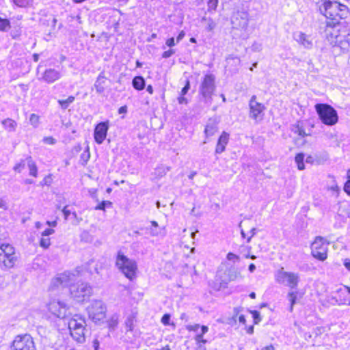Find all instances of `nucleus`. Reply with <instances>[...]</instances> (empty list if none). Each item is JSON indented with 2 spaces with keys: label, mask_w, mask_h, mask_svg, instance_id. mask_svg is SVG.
Listing matches in <instances>:
<instances>
[{
  "label": "nucleus",
  "mask_w": 350,
  "mask_h": 350,
  "mask_svg": "<svg viewBox=\"0 0 350 350\" xmlns=\"http://www.w3.org/2000/svg\"><path fill=\"white\" fill-rule=\"evenodd\" d=\"M39 116L35 113H32L29 118V122L31 125L36 127L39 124Z\"/></svg>",
  "instance_id": "nucleus-39"
},
{
  "label": "nucleus",
  "mask_w": 350,
  "mask_h": 350,
  "mask_svg": "<svg viewBox=\"0 0 350 350\" xmlns=\"http://www.w3.org/2000/svg\"><path fill=\"white\" fill-rule=\"evenodd\" d=\"M170 321V315L169 314H165L161 318V323L165 325H169Z\"/></svg>",
  "instance_id": "nucleus-43"
},
{
  "label": "nucleus",
  "mask_w": 350,
  "mask_h": 350,
  "mask_svg": "<svg viewBox=\"0 0 350 350\" xmlns=\"http://www.w3.org/2000/svg\"><path fill=\"white\" fill-rule=\"evenodd\" d=\"M202 21H205L207 23L206 29L209 31H212L215 27V23L211 18H206V16H204L202 18Z\"/></svg>",
  "instance_id": "nucleus-34"
},
{
  "label": "nucleus",
  "mask_w": 350,
  "mask_h": 350,
  "mask_svg": "<svg viewBox=\"0 0 350 350\" xmlns=\"http://www.w3.org/2000/svg\"><path fill=\"white\" fill-rule=\"evenodd\" d=\"M106 82L107 79L105 77L104 72H102L98 76L94 85L98 94H102L104 92L106 88Z\"/></svg>",
  "instance_id": "nucleus-17"
},
{
  "label": "nucleus",
  "mask_w": 350,
  "mask_h": 350,
  "mask_svg": "<svg viewBox=\"0 0 350 350\" xmlns=\"http://www.w3.org/2000/svg\"><path fill=\"white\" fill-rule=\"evenodd\" d=\"M185 35V31H181L179 33V34H178V36H177V38H176V42H180V40L184 38Z\"/></svg>",
  "instance_id": "nucleus-57"
},
{
  "label": "nucleus",
  "mask_w": 350,
  "mask_h": 350,
  "mask_svg": "<svg viewBox=\"0 0 350 350\" xmlns=\"http://www.w3.org/2000/svg\"><path fill=\"white\" fill-rule=\"evenodd\" d=\"M49 310L55 316L64 319L67 317V305L59 300H53L48 304Z\"/></svg>",
  "instance_id": "nucleus-11"
},
{
  "label": "nucleus",
  "mask_w": 350,
  "mask_h": 350,
  "mask_svg": "<svg viewBox=\"0 0 350 350\" xmlns=\"http://www.w3.org/2000/svg\"><path fill=\"white\" fill-rule=\"evenodd\" d=\"M133 86L137 90H142L145 88V80L142 76H137L132 81Z\"/></svg>",
  "instance_id": "nucleus-22"
},
{
  "label": "nucleus",
  "mask_w": 350,
  "mask_h": 350,
  "mask_svg": "<svg viewBox=\"0 0 350 350\" xmlns=\"http://www.w3.org/2000/svg\"><path fill=\"white\" fill-rule=\"evenodd\" d=\"M215 77L213 75H206L200 86V94L206 103L211 100L212 95L215 90Z\"/></svg>",
  "instance_id": "nucleus-6"
},
{
  "label": "nucleus",
  "mask_w": 350,
  "mask_h": 350,
  "mask_svg": "<svg viewBox=\"0 0 350 350\" xmlns=\"http://www.w3.org/2000/svg\"><path fill=\"white\" fill-rule=\"evenodd\" d=\"M62 77L61 72L54 68L46 69L42 76V79L48 83H52Z\"/></svg>",
  "instance_id": "nucleus-15"
},
{
  "label": "nucleus",
  "mask_w": 350,
  "mask_h": 350,
  "mask_svg": "<svg viewBox=\"0 0 350 350\" xmlns=\"http://www.w3.org/2000/svg\"><path fill=\"white\" fill-rule=\"evenodd\" d=\"M325 239L322 237H317L314 242L312 243V256L321 261L325 260L327 257V244L325 243Z\"/></svg>",
  "instance_id": "nucleus-9"
},
{
  "label": "nucleus",
  "mask_w": 350,
  "mask_h": 350,
  "mask_svg": "<svg viewBox=\"0 0 350 350\" xmlns=\"http://www.w3.org/2000/svg\"><path fill=\"white\" fill-rule=\"evenodd\" d=\"M109 129L108 122L98 123L94 129V139L98 144H101L106 138Z\"/></svg>",
  "instance_id": "nucleus-12"
},
{
  "label": "nucleus",
  "mask_w": 350,
  "mask_h": 350,
  "mask_svg": "<svg viewBox=\"0 0 350 350\" xmlns=\"http://www.w3.org/2000/svg\"><path fill=\"white\" fill-rule=\"evenodd\" d=\"M116 265L125 277L130 280L135 278L137 266L134 260L129 258L124 254L119 252L116 258Z\"/></svg>",
  "instance_id": "nucleus-4"
},
{
  "label": "nucleus",
  "mask_w": 350,
  "mask_h": 350,
  "mask_svg": "<svg viewBox=\"0 0 350 350\" xmlns=\"http://www.w3.org/2000/svg\"><path fill=\"white\" fill-rule=\"evenodd\" d=\"M166 44L170 47L174 46L175 45L174 38H170L167 39L166 41Z\"/></svg>",
  "instance_id": "nucleus-54"
},
{
  "label": "nucleus",
  "mask_w": 350,
  "mask_h": 350,
  "mask_svg": "<svg viewBox=\"0 0 350 350\" xmlns=\"http://www.w3.org/2000/svg\"><path fill=\"white\" fill-rule=\"evenodd\" d=\"M344 191L350 196V180H348L344 186Z\"/></svg>",
  "instance_id": "nucleus-49"
},
{
  "label": "nucleus",
  "mask_w": 350,
  "mask_h": 350,
  "mask_svg": "<svg viewBox=\"0 0 350 350\" xmlns=\"http://www.w3.org/2000/svg\"><path fill=\"white\" fill-rule=\"evenodd\" d=\"M111 202L108 200H103L95 207V209L105 211L106 207H111Z\"/></svg>",
  "instance_id": "nucleus-36"
},
{
  "label": "nucleus",
  "mask_w": 350,
  "mask_h": 350,
  "mask_svg": "<svg viewBox=\"0 0 350 350\" xmlns=\"http://www.w3.org/2000/svg\"><path fill=\"white\" fill-rule=\"evenodd\" d=\"M17 261V256H10L0 252V269L1 270L6 271L13 268Z\"/></svg>",
  "instance_id": "nucleus-14"
},
{
  "label": "nucleus",
  "mask_w": 350,
  "mask_h": 350,
  "mask_svg": "<svg viewBox=\"0 0 350 350\" xmlns=\"http://www.w3.org/2000/svg\"><path fill=\"white\" fill-rule=\"evenodd\" d=\"M135 322V319L134 316L130 315L127 317L125 321L126 331L132 332L133 330Z\"/></svg>",
  "instance_id": "nucleus-32"
},
{
  "label": "nucleus",
  "mask_w": 350,
  "mask_h": 350,
  "mask_svg": "<svg viewBox=\"0 0 350 350\" xmlns=\"http://www.w3.org/2000/svg\"><path fill=\"white\" fill-rule=\"evenodd\" d=\"M237 276V268L230 264H221L219 267L217 275L216 281L218 282L219 286L216 290L219 291L226 287V285L231 281L236 279Z\"/></svg>",
  "instance_id": "nucleus-3"
},
{
  "label": "nucleus",
  "mask_w": 350,
  "mask_h": 350,
  "mask_svg": "<svg viewBox=\"0 0 350 350\" xmlns=\"http://www.w3.org/2000/svg\"><path fill=\"white\" fill-rule=\"evenodd\" d=\"M50 245H51L50 239L48 237H42V238L40 239V245L42 247L46 249L50 246Z\"/></svg>",
  "instance_id": "nucleus-37"
},
{
  "label": "nucleus",
  "mask_w": 350,
  "mask_h": 350,
  "mask_svg": "<svg viewBox=\"0 0 350 350\" xmlns=\"http://www.w3.org/2000/svg\"><path fill=\"white\" fill-rule=\"evenodd\" d=\"M79 271L77 269L74 272L65 271L58 275L53 280L51 285L53 287L70 286L71 297L77 302H83L88 299L92 294V287L87 283L81 282L72 285V282L76 280Z\"/></svg>",
  "instance_id": "nucleus-1"
},
{
  "label": "nucleus",
  "mask_w": 350,
  "mask_h": 350,
  "mask_svg": "<svg viewBox=\"0 0 350 350\" xmlns=\"http://www.w3.org/2000/svg\"><path fill=\"white\" fill-rule=\"evenodd\" d=\"M255 231H256L255 228H253L251 229V230H250L251 235L247 237V242H249L250 241L251 238L254 236V234H255Z\"/></svg>",
  "instance_id": "nucleus-60"
},
{
  "label": "nucleus",
  "mask_w": 350,
  "mask_h": 350,
  "mask_svg": "<svg viewBox=\"0 0 350 350\" xmlns=\"http://www.w3.org/2000/svg\"><path fill=\"white\" fill-rule=\"evenodd\" d=\"M10 28V22L8 19L0 17V31H7Z\"/></svg>",
  "instance_id": "nucleus-33"
},
{
  "label": "nucleus",
  "mask_w": 350,
  "mask_h": 350,
  "mask_svg": "<svg viewBox=\"0 0 350 350\" xmlns=\"http://www.w3.org/2000/svg\"><path fill=\"white\" fill-rule=\"evenodd\" d=\"M85 327L70 329L72 337L79 343H83L85 340Z\"/></svg>",
  "instance_id": "nucleus-18"
},
{
  "label": "nucleus",
  "mask_w": 350,
  "mask_h": 350,
  "mask_svg": "<svg viewBox=\"0 0 350 350\" xmlns=\"http://www.w3.org/2000/svg\"><path fill=\"white\" fill-rule=\"evenodd\" d=\"M89 318L94 323L103 321L105 318L106 306L100 300H94L87 308Z\"/></svg>",
  "instance_id": "nucleus-7"
},
{
  "label": "nucleus",
  "mask_w": 350,
  "mask_h": 350,
  "mask_svg": "<svg viewBox=\"0 0 350 350\" xmlns=\"http://www.w3.org/2000/svg\"><path fill=\"white\" fill-rule=\"evenodd\" d=\"M342 212L345 213L350 218V205L342 208Z\"/></svg>",
  "instance_id": "nucleus-52"
},
{
  "label": "nucleus",
  "mask_w": 350,
  "mask_h": 350,
  "mask_svg": "<svg viewBox=\"0 0 350 350\" xmlns=\"http://www.w3.org/2000/svg\"><path fill=\"white\" fill-rule=\"evenodd\" d=\"M81 158L85 161H88V159H90V152L88 148L87 149L86 152H84L81 154Z\"/></svg>",
  "instance_id": "nucleus-55"
},
{
  "label": "nucleus",
  "mask_w": 350,
  "mask_h": 350,
  "mask_svg": "<svg viewBox=\"0 0 350 350\" xmlns=\"http://www.w3.org/2000/svg\"><path fill=\"white\" fill-rule=\"evenodd\" d=\"M275 348L273 345H269L267 347H263L261 350H274Z\"/></svg>",
  "instance_id": "nucleus-64"
},
{
  "label": "nucleus",
  "mask_w": 350,
  "mask_h": 350,
  "mask_svg": "<svg viewBox=\"0 0 350 350\" xmlns=\"http://www.w3.org/2000/svg\"><path fill=\"white\" fill-rule=\"evenodd\" d=\"M345 267L350 271V260L348 258H346L344 262Z\"/></svg>",
  "instance_id": "nucleus-58"
},
{
  "label": "nucleus",
  "mask_w": 350,
  "mask_h": 350,
  "mask_svg": "<svg viewBox=\"0 0 350 350\" xmlns=\"http://www.w3.org/2000/svg\"><path fill=\"white\" fill-rule=\"evenodd\" d=\"M288 296L291 301L290 311L292 312L293 309V305L295 304V301L297 299V293L295 292H290L288 293Z\"/></svg>",
  "instance_id": "nucleus-38"
},
{
  "label": "nucleus",
  "mask_w": 350,
  "mask_h": 350,
  "mask_svg": "<svg viewBox=\"0 0 350 350\" xmlns=\"http://www.w3.org/2000/svg\"><path fill=\"white\" fill-rule=\"evenodd\" d=\"M280 278L282 283H285L291 288H295L297 286L299 276L298 273L288 271H282Z\"/></svg>",
  "instance_id": "nucleus-13"
},
{
  "label": "nucleus",
  "mask_w": 350,
  "mask_h": 350,
  "mask_svg": "<svg viewBox=\"0 0 350 350\" xmlns=\"http://www.w3.org/2000/svg\"><path fill=\"white\" fill-rule=\"evenodd\" d=\"M246 331H247V333H248L249 334H253V332H254V326L251 325V326L248 327L247 328Z\"/></svg>",
  "instance_id": "nucleus-61"
},
{
  "label": "nucleus",
  "mask_w": 350,
  "mask_h": 350,
  "mask_svg": "<svg viewBox=\"0 0 350 350\" xmlns=\"http://www.w3.org/2000/svg\"><path fill=\"white\" fill-rule=\"evenodd\" d=\"M2 124L5 129L9 132H13L16 127V122L12 119H6L2 121Z\"/></svg>",
  "instance_id": "nucleus-23"
},
{
  "label": "nucleus",
  "mask_w": 350,
  "mask_h": 350,
  "mask_svg": "<svg viewBox=\"0 0 350 350\" xmlns=\"http://www.w3.org/2000/svg\"><path fill=\"white\" fill-rule=\"evenodd\" d=\"M201 334L197 335L196 338L198 340H200V338H202V335L204 334L208 331V327L205 325H202L201 327Z\"/></svg>",
  "instance_id": "nucleus-46"
},
{
  "label": "nucleus",
  "mask_w": 350,
  "mask_h": 350,
  "mask_svg": "<svg viewBox=\"0 0 350 350\" xmlns=\"http://www.w3.org/2000/svg\"><path fill=\"white\" fill-rule=\"evenodd\" d=\"M304 153H298L295 158V161L297 165V168L299 170H303L305 169V165L304 163Z\"/></svg>",
  "instance_id": "nucleus-30"
},
{
  "label": "nucleus",
  "mask_w": 350,
  "mask_h": 350,
  "mask_svg": "<svg viewBox=\"0 0 350 350\" xmlns=\"http://www.w3.org/2000/svg\"><path fill=\"white\" fill-rule=\"evenodd\" d=\"M11 349L12 350H36L33 338L29 334L16 336Z\"/></svg>",
  "instance_id": "nucleus-8"
},
{
  "label": "nucleus",
  "mask_w": 350,
  "mask_h": 350,
  "mask_svg": "<svg viewBox=\"0 0 350 350\" xmlns=\"http://www.w3.org/2000/svg\"><path fill=\"white\" fill-rule=\"evenodd\" d=\"M0 208L6 210L8 209V205L5 200H3L1 198H0Z\"/></svg>",
  "instance_id": "nucleus-53"
},
{
  "label": "nucleus",
  "mask_w": 350,
  "mask_h": 350,
  "mask_svg": "<svg viewBox=\"0 0 350 350\" xmlns=\"http://www.w3.org/2000/svg\"><path fill=\"white\" fill-rule=\"evenodd\" d=\"M174 53H175V51L173 49H170V50L166 51L163 53L162 57L163 58H168L170 56H172Z\"/></svg>",
  "instance_id": "nucleus-45"
},
{
  "label": "nucleus",
  "mask_w": 350,
  "mask_h": 350,
  "mask_svg": "<svg viewBox=\"0 0 350 350\" xmlns=\"http://www.w3.org/2000/svg\"><path fill=\"white\" fill-rule=\"evenodd\" d=\"M126 111H127L126 107V106H122V107L119 108L118 112H119V113H126Z\"/></svg>",
  "instance_id": "nucleus-59"
},
{
  "label": "nucleus",
  "mask_w": 350,
  "mask_h": 350,
  "mask_svg": "<svg viewBox=\"0 0 350 350\" xmlns=\"http://www.w3.org/2000/svg\"><path fill=\"white\" fill-rule=\"evenodd\" d=\"M178 102L179 104H187V99L184 96V95H181L178 98Z\"/></svg>",
  "instance_id": "nucleus-50"
},
{
  "label": "nucleus",
  "mask_w": 350,
  "mask_h": 350,
  "mask_svg": "<svg viewBox=\"0 0 350 350\" xmlns=\"http://www.w3.org/2000/svg\"><path fill=\"white\" fill-rule=\"evenodd\" d=\"M67 208H68V206H66L62 209V212L64 215L65 219H67L68 217L71 214V211L70 210H68Z\"/></svg>",
  "instance_id": "nucleus-51"
},
{
  "label": "nucleus",
  "mask_w": 350,
  "mask_h": 350,
  "mask_svg": "<svg viewBox=\"0 0 350 350\" xmlns=\"http://www.w3.org/2000/svg\"><path fill=\"white\" fill-rule=\"evenodd\" d=\"M217 124L214 120L210 119L205 127L204 133L206 138L213 135L217 131Z\"/></svg>",
  "instance_id": "nucleus-21"
},
{
  "label": "nucleus",
  "mask_w": 350,
  "mask_h": 350,
  "mask_svg": "<svg viewBox=\"0 0 350 350\" xmlns=\"http://www.w3.org/2000/svg\"><path fill=\"white\" fill-rule=\"evenodd\" d=\"M262 49V45L259 43H254L252 46V50L253 51H260Z\"/></svg>",
  "instance_id": "nucleus-48"
},
{
  "label": "nucleus",
  "mask_w": 350,
  "mask_h": 350,
  "mask_svg": "<svg viewBox=\"0 0 350 350\" xmlns=\"http://www.w3.org/2000/svg\"><path fill=\"white\" fill-rule=\"evenodd\" d=\"M227 260L228 262H225L224 264H230L234 266L236 263L239 264V256L230 252L227 255Z\"/></svg>",
  "instance_id": "nucleus-31"
},
{
  "label": "nucleus",
  "mask_w": 350,
  "mask_h": 350,
  "mask_svg": "<svg viewBox=\"0 0 350 350\" xmlns=\"http://www.w3.org/2000/svg\"><path fill=\"white\" fill-rule=\"evenodd\" d=\"M240 14L237 11L234 12L231 16V23L234 29H239L241 27Z\"/></svg>",
  "instance_id": "nucleus-27"
},
{
  "label": "nucleus",
  "mask_w": 350,
  "mask_h": 350,
  "mask_svg": "<svg viewBox=\"0 0 350 350\" xmlns=\"http://www.w3.org/2000/svg\"><path fill=\"white\" fill-rule=\"evenodd\" d=\"M27 161L28 167L29 169V174L31 176L36 177L38 170H37V167H36L35 162L33 161V159L31 157H28L27 158Z\"/></svg>",
  "instance_id": "nucleus-24"
},
{
  "label": "nucleus",
  "mask_w": 350,
  "mask_h": 350,
  "mask_svg": "<svg viewBox=\"0 0 350 350\" xmlns=\"http://www.w3.org/2000/svg\"><path fill=\"white\" fill-rule=\"evenodd\" d=\"M320 12L327 18L336 21L345 18L349 14L348 8L337 1H326L319 7Z\"/></svg>",
  "instance_id": "nucleus-2"
},
{
  "label": "nucleus",
  "mask_w": 350,
  "mask_h": 350,
  "mask_svg": "<svg viewBox=\"0 0 350 350\" xmlns=\"http://www.w3.org/2000/svg\"><path fill=\"white\" fill-rule=\"evenodd\" d=\"M86 326L85 318L80 314H75L68 321L69 329L83 327Z\"/></svg>",
  "instance_id": "nucleus-16"
},
{
  "label": "nucleus",
  "mask_w": 350,
  "mask_h": 350,
  "mask_svg": "<svg viewBox=\"0 0 350 350\" xmlns=\"http://www.w3.org/2000/svg\"><path fill=\"white\" fill-rule=\"evenodd\" d=\"M75 100V97L73 96H68L65 100H58L57 103L59 105L60 107L65 110L66 109L70 104H72Z\"/></svg>",
  "instance_id": "nucleus-25"
},
{
  "label": "nucleus",
  "mask_w": 350,
  "mask_h": 350,
  "mask_svg": "<svg viewBox=\"0 0 350 350\" xmlns=\"http://www.w3.org/2000/svg\"><path fill=\"white\" fill-rule=\"evenodd\" d=\"M189 89H190V82L189 80H187L185 86L181 90L180 94L185 95L188 92Z\"/></svg>",
  "instance_id": "nucleus-42"
},
{
  "label": "nucleus",
  "mask_w": 350,
  "mask_h": 350,
  "mask_svg": "<svg viewBox=\"0 0 350 350\" xmlns=\"http://www.w3.org/2000/svg\"><path fill=\"white\" fill-rule=\"evenodd\" d=\"M89 269H90V272L91 274H93V273H96L97 274H100V267H98L97 265H96V266L94 267V271L91 269V268H89Z\"/></svg>",
  "instance_id": "nucleus-56"
},
{
  "label": "nucleus",
  "mask_w": 350,
  "mask_h": 350,
  "mask_svg": "<svg viewBox=\"0 0 350 350\" xmlns=\"http://www.w3.org/2000/svg\"><path fill=\"white\" fill-rule=\"evenodd\" d=\"M43 141L45 144H51V145H53V144H55V142H56V140L55 139H54L53 137H44L43 139Z\"/></svg>",
  "instance_id": "nucleus-44"
},
{
  "label": "nucleus",
  "mask_w": 350,
  "mask_h": 350,
  "mask_svg": "<svg viewBox=\"0 0 350 350\" xmlns=\"http://www.w3.org/2000/svg\"><path fill=\"white\" fill-rule=\"evenodd\" d=\"M315 109L320 120L325 125L333 126L338 122L337 111L331 105L319 103L315 105Z\"/></svg>",
  "instance_id": "nucleus-5"
},
{
  "label": "nucleus",
  "mask_w": 350,
  "mask_h": 350,
  "mask_svg": "<svg viewBox=\"0 0 350 350\" xmlns=\"http://www.w3.org/2000/svg\"><path fill=\"white\" fill-rule=\"evenodd\" d=\"M228 141V134H227L226 132H223V133L219 137L216 149L215 152L217 154H220L223 152L225 150L226 145L227 144Z\"/></svg>",
  "instance_id": "nucleus-20"
},
{
  "label": "nucleus",
  "mask_w": 350,
  "mask_h": 350,
  "mask_svg": "<svg viewBox=\"0 0 350 350\" xmlns=\"http://www.w3.org/2000/svg\"><path fill=\"white\" fill-rule=\"evenodd\" d=\"M256 99V96H253L250 100V117L258 123L263 119L265 107Z\"/></svg>",
  "instance_id": "nucleus-10"
},
{
  "label": "nucleus",
  "mask_w": 350,
  "mask_h": 350,
  "mask_svg": "<svg viewBox=\"0 0 350 350\" xmlns=\"http://www.w3.org/2000/svg\"><path fill=\"white\" fill-rule=\"evenodd\" d=\"M14 3L18 7L24 8L27 6L31 0H12Z\"/></svg>",
  "instance_id": "nucleus-40"
},
{
  "label": "nucleus",
  "mask_w": 350,
  "mask_h": 350,
  "mask_svg": "<svg viewBox=\"0 0 350 350\" xmlns=\"http://www.w3.org/2000/svg\"><path fill=\"white\" fill-rule=\"evenodd\" d=\"M295 39L297 42L302 44L305 48L310 49L312 46V43L309 40V37L302 32H298L295 33Z\"/></svg>",
  "instance_id": "nucleus-19"
},
{
  "label": "nucleus",
  "mask_w": 350,
  "mask_h": 350,
  "mask_svg": "<svg viewBox=\"0 0 350 350\" xmlns=\"http://www.w3.org/2000/svg\"><path fill=\"white\" fill-rule=\"evenodd\" d=\"M234 314L231 317L228 319L226 323L231 325H234L237 323V320L241 322V314L239 313V309L238 308H235L234 309Z\"/></svg>",
  "instance_id": "nucleus-28"
},
{
  "label": "nucleus",
  "mask_w": 350,
  "mask_h": 350,
  "mask_svg": "<svg viewBox=\"0 0 350 350\" xmlns=\"http://www.w3.org/2000/svg\"><path fill=\"white\" fill-rule=\"evenodd\" d=\"M208 9L207 11L208 12H213L216 10L217 7L218 5V0H208Z\"/></svg>",
  "instance_id": "nucleus-35"
},
{
  "label": "nucleus",
  "mask_w": 350,
  "mask_h": 350,
  "mask_svg": "<svg viewBox=\"0 0 350 350\" xmlns=\"http://www.w3.org/2000/svg\"><path fill=\"white\" fill-rule=\"evenodd\" d=\"M345 293H347V301H349L348 304L350 305V288L347 287V289L345 290Z\"/></svg>",
  "instance_id": "nucleus-63"
},
{
  "label": "nucleus",
  "mask_w": 350,
  "mask_h": 350,
  "mask_svg": "<svg viewBox=\"0 0 350 350\" xmlns=\"http://www.w3.org/2000/svg\"><path fill=\"white\" fill-rule=\"evenodd\" d=\"M251 313L252 314L254 323L258 324L261 321L260 313L256 310H252L251 311Z\"/></svg>",
  "instance_id": "nucleus-41"
},
{
  "label": "nucleus",
  "mask_w": 350,
  "mask_h": 350,
  "mask_svg": "<svg viewBox=\"0 0 350 350\" xmlns=\"http://www.w3.org/2000/svg\"><path fill=\"white\" fill-rule=\"evenodd\" d=\"M291 131L294 133L297 134L298 135L304 137L305 136H307L308 135L305 132L304 129L302 126H300L299 124H295L292 125Z\"/></svg>",
  "instance_id": "nucleus-29"
},
{
  "label": "nucleus",
  "mask_w": 350,
  "mask_h": 350,
  "mask_svg": "<svg viewBox=\"0 0 350 350\" xmlns=\"http://www.w3.org/2000/svg\"><path fill=\"white\" fill-rule=\"evenodd\" d=\"M0 252L7 255L16 256L14 248L9 244H2L0 247Z\"/></svg>",
  "instance_id": "nucleus-26"
},
{
  "label": "nucleus",
  "mask_w": 350,
  "mask_h": 350,
  "mask_svg": "<svg viewBox=\"0 0 350 350\" xmlns=\"http://www.w3.org/2000/svg\"><path fill=\"white\" fill-rule=\"evenodd\" d=\"M54 230L51 228H47L42 233V237H49V235L54 233Z\"/></svg>",
  "instance_id": "nucleus-47"
},
{
  "label": "nucleus",
  "mask_w": 350,
  "mask_h": 350,
  "mask_svg": "<svg viewBox=\"0 0 350 350\" xmlns=\"http://www.w3.org/2000/svg\"><path fill=\"white\" fill-rule=\"evenodd\" d=\"M329 189L338 191L339 190V188H338V185L336 184H335V185H333L332 186L329 187Z\"/></svg>",
  "instance_id": "nucleus-62"
}]
</instances>
